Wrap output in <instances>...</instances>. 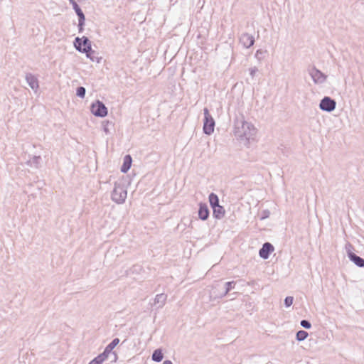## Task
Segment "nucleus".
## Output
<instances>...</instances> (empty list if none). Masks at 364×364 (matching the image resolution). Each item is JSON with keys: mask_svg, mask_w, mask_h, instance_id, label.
Returning <instances> with one entry per match:
<instances>
[{"mask_svg": "<svg viewBox=\"0 0 364 364\" xmlns=\"http://www.w3.org/2000/svg\"><path fill=\"white\" fill-rule=\"evenodd\" d=\"M74 46L77 50L81 53H88L92 50L91 42L86 36L82 38L76 37L74 41Z\"/></svg>", "mask_w": 364, "mask_h": 364, "instance_id": "39448f33", "label": "nucleus"}, {"mask_svg": "<svg viewBox=\"0 0 364 364\" xmlns=\"http://www.w3.org/2000/svg\"><path fill=\"white\" fill-rule=\"evenodd\" d=\"M203 132L205 134L210 135L214 132L215 120L209 112L208 108H204Z\"/></svg>", "mask_w": 364, "mask_h": 364, "instance_id": "20e7f679", "label": "nucleus"}, {"mask_svg": "<svg viewBox=\"0 0 364 364\" xmlns=\"http://www.w3.org/2000/svg\"><path fill=\"white\" fill-rule=\"evenodd\" d=\"M269 215V211L267 210H265L262 212V216H261V219L262 220H264L267 218H268Z\"/></svg>", "mask_w": 364, "mask_h": 364, "instance_id": "2f4dec72", "label": "nucleus"}, {"mask_svg": "<svg viewBox=\"0 0 364 364\" xmlns=\"http://www.w3.org/2000/svg\"><path fill=\"white\" fill-rule=\"evenodd\" d=\"M209 202H210V206L212 208H213V207H216L218 205H219V198L218 197V196L216 194H215L214 193H211L210 195H209Z\"/></svg>", "mask_w": 364, "mask_h": 364, "instance_id": "a211bd4d", "label": "nucleus"}, {"mask_svg": "<svg viewBox=\"0 0 364 364\" xmlns=\"http://www.w3.org/2000/svg\"><path fill=\"white\" fill-rule=\"evenodd\" d=\"M127 191L124 184L122 182H115L111 193L112 200L117 204H122L127 198Z\"/></svg>", "mask_w": 364, "mask_h": 364, "instance_id": "f03ea898", "label": "nucleus"}, {"mask_svg": "<svg viewBox=\"0 0 364 364\" xmlns=\"http://www.w3.org/2000/svg\"><path fill=\"white\" fill-rule=\"evenodd\" d=\"M166 299L167 296L165 294H159L154 298V305L156 306L157 309H161L165 305Z\"/></svg>", "mask_w": 364, "mask_h": 364, "instance_id": "ddd939ff", "label": "nucleus"}, {"mask_svg": "<svg viewBox=\"0 0 364 364\" xmlns=\"http://www.w3.org/2000/svg\"><path fill=\"white\" fill-rule=\"evenodd\" d=\"M86 90L84 87H78L76 90V95L77 97L83 99L85 96Z\"/></svg>", "mask_w": 364, "mask_h": 364, "instance_id": "a878e982", "label": "nucleus"}, {"mask_svg": "<svg viewBox=\"0 0 364 364\" xmlns=\"http://www.w3.org/2000/svg\"><path fill=\"white\" fill-rule=\"evenodd\" d=\"M198 217L202 220H205L209 217V210L206 203H200L199 204Z\"/></svg>", "mask_w": 364, "mask_h": 364, "instance_id": "f8f14e48", "label": "nucleus"}, {"mask_svg": "<svg viewBox=\"0 0 364 364\" xmlns=\"http://www.w3.org/2000/svg\"><path fill=\"white\" fill-rule=\"evenodd\" d=\"M307 72L316 85L323 84L327 80V75L315 66H309L307 69Z\"/></svg>", "mask_w": 364, "mask_h": 364, "instance_id": "7ed1b4c3", "label": "nucleus"}, {"mask_svg": "<svg viewBox=\"0 0 364 364\" xmlns=\"http://www.w3.org/2000/svg\"><path fill=\"white\" fill-rule=\"evenodd\" d=\"M257 68L256 67H252L250 68V74L252 77H255V73L257 72Z\"/></svg>", "mask_w": 364, "mask_h": 364, "instance_id": "7c9ffc66", "label": "nucleus"}, {"mask_svg": "<svg viewBox=\"0 0 364 364\" xmlns=\"http://www.w3.org/2000/svg\"><path fill=\"white\" fill-rule=\"evenodd\" d=\"M70 4L73 6V2H75V0H69Z\"/></svg>", "mask_w": 364, "mask_h": 364, "instance_id": "72a5a7b5", "label": "nucleus"}, {"mask_svg": "<svg viewBox=\"0 0 364 364\" xmlns=\"http://www.w3.org/2000/svg\"><path fill=\"white\" fill-rule=\"evenodd\" d=\"M240 43L244 48H249L254 45L255 38L247 33H244L240 37Z\"/></svg>", "mask_w": 364, "mask_h": 364, "instance_id": "9b49d317", "label": "nucleus"}, {"mask_svg": "<svg viewBox=\"0 0 364 364\" xmlns=\"http://www.w3.org/2000/svg\"><path fill=\"white\" fill-rule=\"evenodd\" d=\"M85 18H79L78 19V30H79V32H82L83 31V26L85 25Z\"/></svg>", "mask_w": 364, "mask_h": 364, "instance_id": "c756f323", "label": "nucleus"}, {"mask_svg": "<svg viewBox=\"0 0 364 364\" xmlns=\"http://www.w3.org/2000/svg\"><path fill=\"white\" fill-rule=\"evenodd\" d=\"M351 248H352L351 245H348L346 247L349 259L351 262H353L358 267H364V259L356 255L355 253L351 252V250H350Z\"/></svg>", "mask_w": 364, "mask_h": 364, "instance_id": "6e6552de", "label": "nucleus"}, {"mask_svg": "<svg viewBox=\"0 0 364 364\" xmlns=\"http://www.w3.org/2000/svg\"><path fill=\"white\" fill-rule=\"evenodd\" d=\"M225 211L224 208L220 205L216 207H213V217L217 219H221L222 218H223L225 215Z\"/></svg>", "mask_w": 364, "mask_h": 364, "instance_id": "dca6fc26", "label": "nucleus"}, {"mask_svg": "<svg viewBox=\"0 0 364 364\" xmlns=\"http://www.w3.org/2000/svg\"><path fill=\"white\" fill-rule=\"evenodd\" d=\"M132 159L130 155H126L124 157L123 164L121 166V171L122 173H127L129 171L132 165Z\"/></svg>", "mask_w": 364, "mask_h": 364, "instance_id": "2eb2a0df", "label": "nucleus"}, {"mask_svg": "<svg viewBox=\"0 0 364 364\" xmlns=\"http://www.w3.org/2000/svg\"><path fill=\"white\" fill-rule=\"evenodd\" d=\"M163 364H173L172 362L169 360H166L164 361Z\"/></svg>", "mask_w": 364, "mask_h": 364, "instance_id": "473e14b6", "label": "nucleus"}, {"mask_svg": "<svg viewBox=\"0 0 364 364\" xmlns=\"http://www.w3.org/2000/svg\"><path fill=\"white\" fill-rule=\"evenodd\" d=\"M274 246L271 243L265 242L259 250V255L261 258L267 259L269 258L270 254L274 251Z\"/></svg>", "mask_w": 364, "mask_h": 364, "instance_id": "9d476101", "label": "nucleus"}, {"mask_svg": "<svg viewBox=\"0 0 364 364\" xmlns=\"http://www.w3.org/2000/svg\"><path fill=\"white\" fill-rule=\"evenodd\" d=\"M41 161V157L40 156H34L28 161V164L31 166H33L35 168H38L40 166Z\"/></svg>", "mask_w": 364, "mask_h": 364, "instance_id": "aec40b11", "label": "nucleus"}, {"mask_svg": "<svg viewBox=\"0 0 364 364\" xmlns=\"http://www.w3.org/2000/svg\"><path fill=\"white\" fill-rule=\"evenodd\" d=\"M26 80L31 88L35 91L38 88V81L32 74L28 73L26 75Z\"/></svg>", "mask_w": 364, "mask_h": 364, "instance_id": "4468645a", "label": "nucleus"}, {"mask_svg": "<svg viewBox=\"0 0 364 364\" xmlns=\"http://www.w3.org/2000/svg\"><path fill=\"white\" fill-rule=\"evenodd\" d=\"M233 133L237 140L247 144L255 140L257 129L252 123L245 120L242 114H239L234 120Z\"/></svg>", "mask_w": 364, "mask_h": 364, "instance_id": "f257e3e1", "label": "nucleus"}, {"mask_svg": "<svg viewBox=\"0 0 364 364\" xmlns=\"http://www.w3.org/2000/svg\"><path fill=\"white\" fill-rule=\"evenodd\" d=\"M73 8L75 10L76 14L77 15L78 19L79 18L82 19V18H85L82 11L81 10V9L80 8V6H78V4L76 2H73Z\"/></svg>", "mask_w": 364, "mask_h": 364, "instance_id": "b1692460", "label": "nucleus"}, {"mask_svg": "<svg viewBox=\"0 0 364 364\" xmlns=\"http://www.w3.org/2000/svg\"><path fill=\"white\" fill-rule=\"evenodd\" d=\"M266 53V51H264L262 50H257L255 53V58L261 61L263 59V55Z\"/></svg>", "mask_w": 364, "mask_h": 364, "instance_id": "bb28decb", "label": "nucleus"}, {"mask_svg": "<svg viewBox=\"0 0 364 364\" xmlns=\"http://www.w3.org/2000/svg\"><path fill=\"white\" fill-rule=\"evenodd\" d=\"M235 284L236 283L234 281L226 282L225 284V290L219 296V297L223 298L226 296L230 291L235 288Z\"/></svg>", "mask_w": 364, "mask_h": 364, "instance_id": "f3484780", "label": "nucleus"}, {"mask_svg": "<svg viewBox=\"0 0 364 364\" xmlns=\"http://www.w3.org/2000/svg\"><path fill=\"white\" fill-rule=\"evenodd\" d=\"M87 58H90L92 62H97L99 63V59L97 57L95 56V51L92 49L91 50H89L88 53H85Z\"/></svg>", "mask_w": 364, "mask_h": 364, "instance_id": "393cba45", "label": "nucleus"}, {"mask_svg": "<svg viewBox=\"0 0 364 364\" xmlns=\"http://www.w3.org/2000/svg\"><path fill=\"white\" fill-rule=\"evenodd\" d=\"M300 325L306 329H309L311 327V323L307 320H301Z\"/></svg>", "mask_w": 364, "mask_h": 364, "instance_id": "c85d7f7f", "label": "nucleus"}, {"mask_svg": "<svg viewBox=\"0 0 364 364\" xmlns=\"http://www.w3.org/2000/svg\"><path fill=\"white\" fill-rule=\"evenodd\" d=\"M308 333L305 331L300 330L296 333V340L298 341H303L308 337Z\"/></svg>", "mask_w": 364, "mask_h": 364, "instance_id": "5701e85b", "label": "nucleus"}, {"mask_svg": "<svg viewBox=\"0 0 364 364\" xmlns=\"http://www.w3.org/2000/svg\"><path fill=\"white\" fill-rule=\"evenodd\" d=\"M119 343V338H116L113 339L112 341L105 347L104 351L102 352V353L104 355H105V356L107 358L110 354H112V355H113L112 361H116L117 359V354L114 352H112V350L115 348V346H117V345H118Z\"/></svg>", "mask_w": 364, "mask_h": 364, "instance_id": "1a4fd4ad", "label": "nucleus"}, {"mask_svg": "<svg viewBox=\"0 0 364 364\" xmlns=\"http://www.w3.org/2000/svg\"><path fill=\"white\" fill-rule=\"evenodd\" d=\"M91 112L96 117H104L107 114V108L103 102L97 100L91 105Z\"/></svg>", "mask_w": 364, "mask_h": 364, "instance_id": "423d86ee", "label": "nucleus"}, {"mask_svg": "<svg viewBox=\"0 0 364 364\" xmlns=\"http://www.w3.org/2000/svg\"><path fill=\"white\" fill-rule=\"evenodd\" d=\"M336 102L330 97H324L320 102L319 108L325 112H331L336 109Z\"/></svg>", "mask_w": 364, "mask_h": 364, "instance_id": "0eeeda50", "label": "nucleus"}, {"mask_svg": "<svg viewBox=\"0 0 364 364\" xmlns=\"http://www.w3.org/2000/svg\"><path fill=\"white\" fill-rule=\"evenodd\" d=\"M163 353L161 349H156L152 354V360L156 362H160L163 359Z\"/></svg>", "mask_w": 364, "mask_h": 364, "instance_id": "412c9836", "label": "nucleus"}, {"mask_svg": "<svg viewBox=\"0 0 364 364\" xmlns=\"http://www.w3.org/2000/svg\"><path fill=\"white\" fill-rule=\"evenodd\" d=\"M114 127V124L110 121H104L102 122V129L106 134H109L110 133V128Z\"/></svg>", "mask_w": 364, "mask_h": 364, "instance_id": "4be33fe9", "label": "nucleus"}, {"mask_svg": "<svg viewBox=\"0 0 364 364\" xmlns=\"http://www.w3.org/2000/svg\"><path fill=\"white\" fill-rule=\"evenodd\" d=\"M108 358L102 353L92 360L89 364H102Z\"/></svg>", "mask_w": 364, "mask_h": 364, "instance_id": "6ab92c4d", "label": "nucleus"}, {"mask_svg": "<svg viewBox=\"0 0 364 364\" xmlns=\"http://www.w3.org/2000/svg\"><path fill=\"white\" fill-rule=\"evenodd\" d=\"M294 298L292 296H287L284 299V305L286 307H289L292 305Z\"/></svg>", "mask_w": 364, "mask_h": 364, "instance_id": "cd10ccee", "label": "nucleus"}]
</instances>
